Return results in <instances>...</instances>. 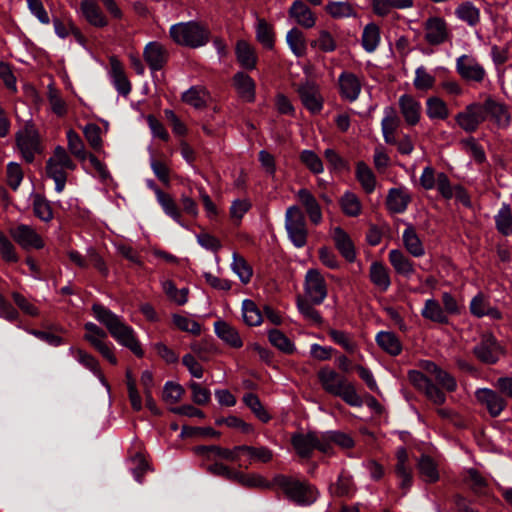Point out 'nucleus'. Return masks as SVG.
Wrapping results in <instances>:
<instances>
[{"label": "nucleus", "mask_w": 512, "mask_h": 512, "mask_svg": "<svg viewBox=\"0 0 512 512\" xmlns=\"http://www.w3.org/2000/svg\"><path fill=\"white\" fill-rule=\"evenodd\" d=\"M92 311L95 318L107 328L118 343L130 349L137 357H143L144 351L135 337L134 330L126 325L118 315L97 303L92 305Z\"/></svg>", "instance_id": "nucleus-1"}, {"label": "nucleus", "mask_w": 512, "mask_h": 512, "mask_svg": "<svg viewBox=\"0 0 512 512\" xmlns=\"http://www.w3.org/2000/svg\"><path fill=\"white\" fill-rule=\"evenodd\" d=\"M317 377L323 390L328 394L340 397L346 404L352 407H361L363 405L364 401L358 395L354 384L335 370L323 367L318 371Z\"/></svg>", "instance_id": "nucleus-2"}, {"label": "nucleus", "mask_w": 512, "mask_h": 512, "mask_svg": "<svg viewBox=\"0 0 512 512\" xmlns=\"http://www.w3.org/2000/svg\"><path fill=\"white\" fill-rule=\"evenodd\" d=\"M274 488L281 490L286 499L298 506L311 505L318 496V491L313 485L293 475L276 474L273 477Z\"/></svg>", "instance_id": "nucleus-3"}, {"label": "nucleus", "mask_w": 512, "mask_h": 512, "mask_svg": "<svg viewBox=\"0 0 512 512\" xmlns=\"http://www.w3.org/2000/svg\"><path fill=\"white\" fill-rule=\"evenodd\" d=\"M169 35L178 45L198 48L209 41V30L196 21L181 22L170 27Z\"/></svg>", "instance_id": "nucleus-4"}, {"label": "nucleus", "mask_w": 512, "mask_h": 512, "mask_svg": "<svg viewBox=\"0 0 512 512\" xmlns=\"http://www.w3.org/2000/svg\"><path fill=\"white\" fill-rule=\"evenodd\" d=\"M66 169L75 170L76 164L73 162L64 147L58 145L53 151V155L46 162V174L55 182V190L62 192L67 181Z\"/></svg>", "instance_id": "nucleus-5"}, {"label": "nucleus", "mask_w": 512, "mask_h": 512, "mask_svg": "<svg viewBox=\"0 0 512 512\" xmlns=\"http://www.w3.org/2000/svg\"><path fill=\"white\" fill-rule=\"evenodd\" d=\"M285 228L289 239L297 248L307 244L308 228L304 213L299 206L293 205L287 208L285 213Z\"/></svg>", "instance_id": "nucleus-6"}, {"label": "nucleus", "mask_w": 512, "mask_h": 512, "mask_svg": "<svg viewBox=\"0 0 512 512\" xmlns=\"http://www.w3.org/2000/svg\"><path fill=\"white\" fill-rule=\"evenodd\" d=\"M15 141L23 159L27 163H32L35 159V155L43 152L39 132L32 123H26L25 126L15 134Z\"/></svg>", "instance_id": "nucleus-7"}, {"label": "nucleus", "mask_w": 512, "mask_h": 512, "mask_svg": "<svg viewBox=\"0 0 512 512\" xmlns=\"http://www.w3.org/2000/svg\"><path fill=\"white\" fill-rule=\"evenodd\" d=\"M328 294L327 283L318 269H309L304 278V294L302 299L322 304Z\"/></svg>", "instance_id": "nucleus-8"}, {"label": "nucleus", "mask_w": 512, "mask_h": 512, "mask_svg": "<svg viewBox=\"0 0 512 512\" xmlns=\"http://www.w3.org/2000/svg\"><path fill=\"white\" fill-rule=\"evenodd\" d=\"M296 91L303 106L312 114H318L323 109L324 99L321 95L318 84L306 80L297 85Z\"/></svg>", "instance_id": "nucleus-9"}, {"label": "nucleus", "mask_w": 512, "mask_h": 512, "mask_svg": "<svg viewBox=\"0 0 512 512\" xmlns=\"http://www.w3.org/2000/svg\"><path fill=\"white\" fill-rule=\"evenodd\" d=\"M486 120L484 103H472L455 116L456 123L466 132H474Z\"/></svg>", "instance_id": "nucleus-10"}, {"label": "nucleus", "mask_w": 512, "mask_h": 512, "mask_svg": "<svg viewBox=\"0 0 512 512\" xmlns=\"http://www.w3.org/2000/svg\"><path fill=\"white\" fill-rule=\"evenodd\" d=\"M473 353L478 360L485 364H494L502 353L495 336L491 333L483 334L481 340L473 348Z\"/></svg>", "instance_id": "nucleus-11"}, {"label": "nucleus", "mask_w": 512, "mask_h": 512, "mask_svg": "<svg viewBox=\"0 0 512 512\" xmlns=\"http://www.w3.org/2000/svg\"><path fill=\"white\" fill-rule=\"evenodd\" d=\"M10 235L23 249H42L44 247L41 236L29 225L20 224L10 229Z\"/></svg>", "instance_id": "nucleus-12"}, {"label": "nucleus", "mask_w": 512, "mask_h": 512, "mask_svg": "<svg viewBox=\"0 0 512 512\" xmlns=\"http://www.w3.org/2000/svg\"><path fill=\"white\" fill-rule=\"evenodd\" d=\"M456 70L466 81L480 83L484 80L486 72L483 66L473 57L462 55L457 59Z\"/></svg>", "instance_id": "nucleus-13"}, {"label": "nucleus", "mask_w": 512, "mask_h": 512, "mask_svg": "<svg viewBox=\"0 0 512 512\" xmlns=\"http://www.w3.org/2000/svg\"><path fill=\"white\" fill-rule=\"evenodd\" d=\"M425 40L430 45H440L449 38V29L446 21L440 17H430L425 21Z\"/></svg>", "instance_id": "nucleus-14"}, {"label": "nucleus", "mask_w": 512, "mask_h": 512, "mask_svg": "<svg viewBox=\"0 0 512 512\" xmlns=\"http://www.w3.org/2000/svg\"><path fill=\"white\" fill-rule=\"evenodd\" d=\"M485 118L489 116L499 128H507L511 123V114L504 103L488 97L484 102Z\"/></svg>", "instance_id": "nucleus-15"}, {"label": "nucleus", "mask_w": 512, "mask_h": 512, "mask_svg": "<svg viewBox=\"0 0 512 512\" xmlns=\"http://www.w3.org/2000/svg\"><path fill=\"white\" fill-rule=\"evenodd\" d=\"M478 402L484 405L492 417H497L506 407V401L497 392L483 388L475 393Z\"/></svg>", "instance_id": "nucleus-16"}, {"label": "nucleus", "mask_w": 512, "mask_h": 512, "mask_svg": "<svg viewBox=\"0 0 512 512\" xmlns=\"http://www.w3.org/2000/svg\"><path fill=\"white\" fill-rule=\"evenodd\" d=\"M400 113L408 126H415L421 119V104L413 96L404 94L398 100Z\"/></svg>", "instance_id": "nucleus-17"}, {"label": "nucleus", "mask_w": 512, "mask_h": 512, "mask_svg": "<svg viewBox=\"0 0 512 512\" xmlns=\"http://www.w3.org/2000/svg\"><path fill=\"white\" fill-rule=\"evenodd\" d=\"M143 57L152 71H158L167 62V50L159 42L148 43L143 51Z\"/></svg>", "instance_id": "nucleus-18"}, {"label": "nucleus", "mask_w": 512, "mask_h": 512, "mask_svg": "<svg viewBox=\"0 0 512 512\" xmlns=\"http://www.w3.org/2000/svg\"><path fill=\"white\" fill-rule=\"evenodd\" d=\"M296 197L304 207L311 223L314 225L320 224L322 222L323 216L320 204L318 203L315 196L308 189L302 188L298 190Z\"/></svg>", "instance_id": "nucleus-19"}, {"label": "nucleus", "mask_w": 512, "mask_h": 512, "mask_svg": "<svg viewBox=\"0 0 512 512\" xmlns=\"http://www.w3.org/2000/svg\"><path fill=\"white\" fill-rule=\"evenodd\" d=\"M412 198L406 188H391L386 197V207L393 214L403 213Z\"/></svg>", "instance_id": "nucleus-20"}, {"label": "nucleus", "mask_w": 512, "mask_h": 512, "mask_svg": "<svg viewBox=\"0 0 512 512\" xmlns=\"http://www.w3.org/2000/svg\"><path fill=\"white\" fill-rule=\"evenodd\" d=\"M339 87L342 98L349 102L355 101L361 92L359 78L351 72H343L339 76Z\"/></svg>", "instance_id": "nucleus-21"}, {"label": "nucleus", "mask_w": 512, "mask_h": 512, "mask_svg": "<svg viewBox=\"0 0 512 512\" xmlns=\"http://www.w3.org/2000/svg\"><path fill=\"white\" fill-rule=\"evenodd\" d=\"M289 16L304 28H312L316 23V17L311 9L301 0H296L289 8Z\"/></svg>", "instance_id": "nucleus-22"}, {"label": "nucleus", "mask_w": 512, "mask_h": 512, "mask_svg": "<svg viewBox=\"0 0 512 512\" xmlns=\"http://www.w3.org/2000/svg\"><path fill=\"white\" fill-rule=\"evenodd\" d=\"M332 238L340 254L348 262H353L356 259V252L350 236L341 227H336L333 230Z\"/></svg>", "instance_id": "nucleus-23"}, {"label": "nucleus", "mask_w": 512, "mask_h": 512, "mask_svg": "<svg viewBox=\"0 0 512 512\" xmlns=\"http://www.w3.org/2000/svg\"><path fill=\"white\" fill-rule=\"evenodd\" d=\"M421 316L424 319L437 324H449V316L442 308L441 303L434 298H430L425 301L424 306L421 310Z\"/></svg>", "instance_id": "nucleus-24"}, {"label": "nucleus", "mask_w": 512, "mask_h": 512, "mask_svg": "<svg viewBox=\"0 0 512 512\" xmlns=\"http://www.w3.org/2000/svg\"><path fill=\"white\" fill-rule=\"evenodd\" d=\"M384 113L385 116L381 122L384 141L387 144H396L395 132L400 126V118L393 107H387Z\"/></svg>", "instance_id": "nucleus-25"}, {"label": "nucleus", "mask_w": 512, "mask_h": 512, "mask_svg": "<svg viewBox=\"0 0 512 512\" xmlns=\"http://www.w3.org/2000/svg\"><path fill=\"white\" fill-rule=\"evenodd\" d=\"M81 11L89 24L97 28L108 25V20L95 0H81Z\"/></svg>", "instance_id": "nucleus-26"}, {"label": "nucleus", "mask_w": 512, "mask_h": 512, "mask_svg": "<svg viewBox=\"0 0 512 512\" xmlns=\"http://www.w3.org/2000/svg\"><path fill=\"white\" fill-rule=\"evenodd\" d=\"M235 54L238 63L247 70H253L257 64V55L253 46L244 40L236 43Z\"/></svg>", "instance_id": "nucleus-27"}, {"label": "nucleus", "mask_w": 512, "mask_h": 512, "mask_svg": "<svg viewBox=\"0 0 512 512\" xmlns=\"http://www.w3.org/2000/svg\"><path fill=\"white\" fill-rule=\"evenodd\" d=\"M316 433H298L292 436L291 443L301 458H310L315 449Z\"/></svg>", "instance_id": "nucleus-28"}, {"label": "nucleus", "mask_w": 512, "mask_h": 512, "mask_svg": "<svg viewBox=\"0 0 512 512\" xmlns=\"http://www.w3.org/2000/svg\"><path fill=\"white\" fill-rule=\"evenodd\" d=\"M234 85L239 96L246 102L255 100V82L244 72H237L233 77Z\"/></svg>", "instance_id": "nucleus-29"}, {"label": "nucleus", "mask_w": 512, "mask_h": 512, "mask_svg": "<svg viewBox=\"0 0 512 512\" xmlns=\"http://www.w3.org/2000/svg\"><path fill=\"white\" fill-rule=\"evenodd\" d=\"M216 335L233 348H240L243 345L238 331L226 321L218 320L214 323Z\"/></svg>", "instance_id": "nucleus-30"}, {"label": "nucleus", "mask_w": 512, "mask_h": 512, "mask_svg": "<svg viewBox=\"0 0 512 512\" xmlns=\"http://www.w3.org/2000/svg\"><path fill=\"white\" fill-rule=\"evenodd\" d=\"M375 340L378 346L391 356H398L402 352V343L393 332L381 331Z\"/></svg>", "instance_id": "nucleus-31"}, {"label": "nucleus", "mask_w": 512, "mask_h": 512, "mask_svg": "<svg viewBox=\"0 0 512 512\" xmlns=\"http://www.w3.org/2000/svg\"><path fill=\"white\" fill-rule=\"evenodd\" d=\"M369 277L371 282L382 292L387 291L391 285L389 271L381 262L371 264Z\"/></svg>", "instance_id": "nucleus-32"}, {"label": "nucleus", "mask_w": 512, "mask_h": 512, "mask_svg": "<svg viewBox=\"0 0 512 512\" xmlns=\"http://www.w3.org/2000/svg\"><path fill=\"white\" fill-rule=\"evenodd\" d=\"M389 261L398 274L409 277L414 273L413 262L398 249L389 252Z\"/></svg>", "instance_id": "nucleus-33"}, {"label": "nucleus", "mask_w": 512, "mask_h": 512, "mask_svg": "<svg viewBox=\"0 0 512 512\" xmlns=\"http://www.w3.org/2000/svg\"><path fill=\"white\" fill-rule=\"evenodd\" d=\"M403 243L407 251L414 257H421L424 255V246L412 224H407V227L403 232Z\"/></svg>", "instance_id": "nucleus-34"}, {"label": "nucleus", "mask_w": 512, "mask_h": 512, "mask_svg": "<svg viewBox=\"0 0 512 512\" xmlns=\"http://www.w3.org/2000/svg\"><path fill=\"white\" fill-rule=\"evenodd\" d=\"M209 93L203 86H192L182 95V101L196 109L206 107Z\"/></svg>", "instance_id": "nucleus-35"}, {"label": "nucleus", "mask_w": 512, "mask_h": 512, "mask_svg": "<svg viewBox=\"0 0 512 512\" xmlns=\"http://www.w3.org/2000/svg\"><path fill=\"white\" fill-rule=\"evenodd\" d=\"M235 482L248 488L273 489V479L268 481L262 475L256 473L244 474L238 471Z\"/></svg>", "instance_id": "nucleus-36"}, {"label": "nucleus", "mask_w": 512, "mask_h": 512, "mask_svg": "<svg viewBox=\"0 0 512 512\" xmlns=\"http://www.w3.org/2000/svg\"><path fill=\"white\" fill-rule=\"evenodd\" d=\"M356 178L366 193H372L376 187V178L370 167L363 161L356 165Z\"/></svg>", "instance_id": "nucleus-37"}, {"label": "nucleus", "mask_w": 512, "mask_h": 512, "mask_svg": "<svg viewBox=\"0 0 512 512\" xmlns=\"http://www.w3.org/2000/svg\"><path fill=\"white\" fill-rule=\"evenodd\" d=\"M426 114L432 120H445L449 116V109L442 99L433 96L426 101Z\"/></svg>", "instance_id": "nucleus-38"}, {"label": "nucleus", "mask_w": 512, "mask_h": 512, "mask_svg": "<svg viewBox=\"0 0 512 512\" xmlns=\"http://www.w3.org/2000/svg\"><path fill=\"white\" fill-rule=\"evenodd\" d=\"M287 43L296 57H302L306 54V39L301 30L292 28L286 36Z\"/></svg>", "instance_id": "nucleus-39"}, {"label": "nucleus", "mask_w": 512, "mask_h": 512, "mask_svg": "<svg viewBox=\"0 0 512 512\" xmlns=\"http://www.w3.org/2000/svg\"><path fill=\"white\" fill-rule=\"evenodd\" d=\"M495 224L499 233L504 236L512 234V210L510 205L503 204L495 216Z\"/></svg>", "instance_id": "nucleus-40"}, {"label": "nucleus", "mask_w": 512, "mask_h": 512, "mask_svg": "<svg viewBox=\"0 0 512 512\" xmlns=\"http://www.w3.org/2000/svg\"><path fill=\"white\" fill-rule=\"evenodd\" d=\"M237 454L239 452H245L248 454L250 460L259 461L262 463H268L273 459V452L268 447L260 446H248V445H239L236 446Z\"/></svg>", "instance_id": "nucleus-41"}, {"label": "nucleus", "mask_w": 512, "mask_h": 512, "mask_svg": "<svg viewBox=\"0 0 512 512\" xmlns=\"http://www.w3.org/2000/svg\"><path fill=\"white\" fill-rule=\"evenodd\" d=\"M380 42V29L375 23L367 24L362 33V46L371 53L376 50Z\"/></svg>", "instance_id": "nucleus-42"}, {"label": "nucleus", "mask_w": 512, "mask_h": 512, "mask_svg": "<svg viewBox=\"0 0 512 512\" xmlns=\"http://www.w3.org/2000/svg\"><path fill=\"white\" fill-rule=\"evenodd\" d=\"M417 467L426 482L434 483L439 480L437 466L430 456L422 455L418 461Z\"/></svg>", "instance_id": "nucleus-43"}, {"label": "nucleus", "mask_w": 512, "mask_h": 512, "mask_svg": "<svg viewBox=\"0 0 512 512\" xmlns=\"http://www.w3.org/2000/svg\"><path fill=\"white\" fill-rule=\"evenodd\" d=\"M33 212L37 218L44 222H49L53 219V210L50 202L40 194L33 196Z\"/></svg>", "instance_id": "nucleus-44"}, {"label": "nucleus", "mask_w": 512, "mask_h": 512, "mask_svg": "<svg viewBox=\"0 0 512 512\" xmlns=\"http://www.w3.org/2000/svg\"><path fill=\"white\" fill-rule=\"evenodd\" d=\"M268 338L273 346L286 354H292L295 350V346L291 340L278 329H271L268 332Z\"/></svg>", "instance_id": "nucleus-45"}, {"label": "nucleus", "mask_w": 512, "mask_h": 512, "mask_svg": "<svg viewBox=\"0 0 512 512\" xmlns=\"http://www.w3.org/2000/svg\"><path fill=\"white\" fill-rule=\"evenodd\" d=\"M195 452L200 455H205L208 453H213L218 457H221L228 461H236L238 459V454L236 450V446L233 449L222 448L216 445L210 446H197L195 448Z\"/></svg>", "instance_id": "nucleus-46"}, {"label": "nucleus", "mask_w": 512, "mask_h": 512, "mask_svg": "<svg viewBox=\"0 0 512 512\" xmlns=\"http://www.w3.org/2000/svg\"><path fill=\"white\" fill-rule=\"evenodd\" d=\"M256 38L267 49L274 46V32L271 25L265 19H258L256 26Z\"/></svg>", "instance_id": "nucleus-47"}, {"label": "nucleus", "mask_w": 512, "mask_h": 512, "mask_svg": "<svg viewBox=\"0 0 512 512\" xmlns=\"http://www.w3.org/2000/svg\"><path fill=\"white\" fill-rule=\"evenodd\" d=\"M456 15L470 26H475L480 21V11L471 2L459 5L456 9Z\"/></svg>", "instance_id": "nucleus-48"}, {"label": "nucleus", "mask_w": 512, "mask_h": 512, "mask_svg": "<svg viewBox=\"0 0 512 512\" xmlns=\"http://www.w3.org/2000/svg\"><path fill=\"white\" fill-rule=\"evenodd\" d=\"M326 12L333 18L354 17L356 12L349 2L330 1L326 5Z\"/></svg>", "instance_id": "nucleus-49"}, {"label": "nucleus", "mask_w": 512, "mask_h": 512, "mask_svg": "<svg viewBox=\"0 0 512 512\" xmlns=\"http://www.w3.org/2000/svg\"><path fill=\"white\" fill-rule=\"evenodd\" d=\"M154 191L157 196L158 202L160 203L166 214H168L177 222H180L181 215L173 198L169 194L163 192L160 188L156 187Z\"/></svg>", "instance_id": "nucleus-50"}, {"label": "nucleus", "mask_w": 512, "mask_h": 512, "mask_svg": "<svg viewBox=\"0 0 512 512\" xmlns=\"http://www.w3.org/2000/svg\"><path fill=\"white\" fill-rule=\"evenodd\" d=\"M243 402L251 409V411L256 415V417L264 423H267L271 416L265 410L259 397L254 393H247L243 397Z\"/></svg>", "instance_id": "nucleus-51"}, {"label": "nucleus", "mask_w": 512, "mask_h": 512, "mask_svg": "<svg viewBox=\"0 0 512 512\" xmlns=\"http://www.w3.org/2000/svg\"><path fill=\"white\" fill-rule=\"evenodd\" d=\"M68 149L76 158L81 161L87 159L84 143L79 134L73 129L67 132Z\"/></svg>", "instance_id": "nucleus-52"}, {"label": "nucleus", "mask_w": 512, "mask_h": 512, "mask_svg": "<svg viewBox=\"0 0 512 512\" xmlns=\"http://www.w3.org/2000/svg\"><path fill=\"white\" fill-rule=\"evenodd\" d=\"M300 161L313 174H320L324 170L321 158L312 150H303L299 155Z\"/></svg>", "instance_id": "nucleus-53"}, {"label": "nucleus", "mask_w": 512, "mask_h": 512, "mask_svg": "<svg viewBox=\"0 0 512 512\" xmlns=\"http://www.w3.org/2000/svg\"><path fill=\"white\" fill-rule=\"evenodd\" d=\"M314 305L315 304L312 303V301L302 299L301 295L297 297V307L302 315L314 324L321 325L323 322L322 316L318 310L314 308Z\"/></svg>", "instance_id": "nucleus-54"}, {"label": "nucleus", "mask_w": 512, "mask_h": 512, "mask_svg": "<svg viewBox=\"0 0 512 512\" xmlns=\"http://www.w3.org/2000/svg\"><path fill=\"white\" fill-rule=\"evenodd\" d=\"M340 205L342 211L350 217H356L361 213V202L359 198L352 192H346L341 200Z\"/></svg>", "instance_id": "nucleus-55"}, {"label": "nucleus", "mask_w": 512, "mask_h": 512, "mask_svg": "<svg viewBox=\"0 0 512 512\" xmlns=\"http://www.w3.org/2000/svg\"><path fill=\"white\" fill-rule=\"evenodd\" d=\"M466 475L464 481L469 485L470 489L475 494H482L488 486V481L475 468H469L466 471Z\"/></svg>", "instance_id": "nucleus-56"}, {"label": "nucleus", "mask_w": 512, "mask_h": 512, "mask_svg": "<svg viewBox=\"0 0 512 512\" xmlns=\"http://www.w3.org/2000/svg\"><path fill=\"white\" fill-rule=\"evenodd\" d=\"M244 322L249 326H257L262 322V314L252 300H244L242 305Z\"/></svg>", "instance_id": "nucleus-57"}, {"label": "nucleus", "mask_w": 512, "mask_h": 512, "mask_svg": "<svg viewBox=\"0 0 512 512\" xmlns=\"http://www.w3.org/2000/svg\"><path fill=\"white\" fill-rule=\"evenodd\" d=\"M83 133L89 145L96 151L103 150L101 129L97 124L89 123L83 128Z\"/></svg>", "instance_id": "nucleus-58"}, {"label": "nucleus", "mask_w": 512, "mask_h": 512, "mask_svg": "<svg viewBox=\"0 0 512 512\" xmlns=\"http://www.w3.org/2000/svg\"><path fill=\"white\" fill-rule=\"evenodd\" d=\"M232 269L243 283L246 284L251 280L253 274L252 268L249 266L247 261L237 253L233 254Z\"/></svg>", "instance_id": "nucleus-59"}, {"label": "nucleus", "mask_w": 512, "mask_h": 512, "mask_svg": "<svg viewBox=\"0 0 512 512\" xmlns=\"http://www.w3.org/2000/svg\"><path fill=\"white\" fill-rule=\"evenodd\" d=\"M163 290L166 295L177 303L178 305H184L188 299L189 290L187 288H182L178 290L171 280H166L163 282Z\"/></svg>", "instance_id": "nucleus-60"}, {"label": "nucleus", "mask_w": 512, "mask_h": 512, "mask_svg": "<svg viewBox=\"0 0 512 512\" xmlns=\"http://www.w3.org/2000/svg\"><path fill=\"white\" fill-rule=\"evenodd\" d=\"M84 338L112 365L117 364V358L115 357L112 348L107 343L92 335H85Z\"/></svg>", "instance_id": "nucleus-61"}, {"label": "nucleus", "mask_w": 512, "mask_h": 512, "mask_svg": "<svg viewBox=\"0 0 512 512\" xmlns=\"http://www.w3.org/2000/svg\"><path fill=\"white\" fill-rule=\"evenodd\" d=\"M126 384L128 389V396L131 403L132 408L135 411H140L142 409V399L136 387V381L133 378L132 372L130 369L126 371Z\"/></svg>", "instance_id": "nucleus-62"}, {"label": "nucleus", "mask_w": 512, "mask_h": 512, "mask_svg": "<svg viewBox=\"0 0 512 512\" xmlns=\"http://www.w3.org/2000/svg\"><path fill=\"white\" fill-rule=\"evenodd\" d=\"M48 101L53 113L62 117L67 113L66 102L60 97L59 92L52 85L48 86Z\"/></svg>", "instance_id": "nucleus-63"}, {"label": "nucleus", "mask_w": 512, "mask_h": 512, "mask_svg": "<svg viewBox=\"0 0 512 512\" xmlns=\"http://www.w3.org/2000/svg\"><path fill=\"white\" fill-rule=\"evenodd\" d=\"M184 393L185 390L180 384L168 381L164 385L162 397L165 402L175 404L182 399Z\"/></svg>", "instance_id": "nucleus-64"}]
</instances>
